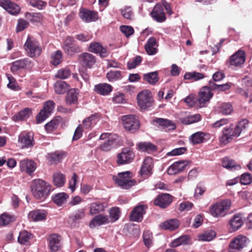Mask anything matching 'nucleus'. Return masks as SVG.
Masks as SVG:
<instances>
[{
  "mask_svg": "<svg viewBox=\"0 0 252 252\" xmlns=\"http://www.w3.org/2000/svg\"><path fill=\"white\" fill-rule=\"evenodd\" d=\"M141 62L142 58L139 56H137L127 63V67L128 69L134 68L139 65Z\"/></svg>",
  "mask_w": 252,
  "mask_h": 252,
  "instance_id": "nucleus-61",
  "label": "nucleus"
},
{
  "mask_svg": "<svg viewBox=\"0 0 252 252\" xmlns=\"http://www.w3.org/2000/svg\"><path fill=\"white\" fill-rule=\"evenodd\" d=\"M231 83H226L222 85H217L214 83L210 82V86L214 90L224 91L228 90L231 87Z\"/></svg>",
  "mask_w": 252,
  "mask_h": 252,
  "instance_id": "nucleus-56",
  "label": "nucleus"
},
{
  "mask_svg": "<svg viewBox=\"0 0 252 252\" xmlns=\"http://www.w3.org/2000/svg\"><path fill=\"white\" fill-rule=\"evenodd\" d=\"M7 77L9 81V83L7 84V87L13 90H18L19 86L16 83L15 79L10 74H7Z\"/></svg>",
  "mask_w": 252,
  "mask_h": 252,
  "instance_id": "nucleus-62",
  "label": "nucleus"
},
{
  "mask_svg": "<svg viewBox=\"0 0 252 252\" xmlns=\"http://www.w3.org/2000/svg\"><path fill=\"white\" fill-rule=\"evenodd\" d=\"M179 225V221L176 219H170L161 223L160 227L164 230L170 231L177 229Z\"/></svg>",
  "mask_w": 252,
  "mask_h": 252,
  "instance_id": "nucleus-34",
  "label": "nucleus"
},
{
  "mask_svg": "<svg viewBox=\"0 0 252 252\" xmlns=\"http://www.w3.org/2000/svg\"><path fill=\"white\" fill-rule=\"evenodd\" d=\"M157 44L155 38L152 37L150 38L145 45V49L149 55H154L158 51Z\"/></svg>",
  "mask_w": 252,
  "mask_h": 252,
  "instance_id": "nucleus-32",
  "label": "nucleus"
},
{
  "mask_svg": "<svg viewBox=\"0 0 252 252\" xmlns=\"http://www.w3.org/2000/svg\"><path fill=\"white\" fill-rule=\"evenodd\" d=\"M70 71L67 68H62L58 70L55 77L61 79L67 78L70 75Z\"/></svg>",
  "mask_w": 252,
  "mask_h": 252,
  "instance_id": "nucleus-58",
  "label": "nucleus"
},
{
  "mask_svg": "<svg viewBox=\"0 0 252 252\" xmlns=\"http://www.w3.org/2000/svg\"><path fill=\"white\" fill-rule=\"evenodd\" d=\"M32 114L31 110L29 108H25L23 110L20 111L17 114L15 115L12 119L14 121L26 120L30 117Z\"/></svg>",
  "mask_w": 252,
  "mask_h": 252,
  "instance_id": "nucleus-38",
  "label": "nucleus"
},
{
  "mask_svg": "<svg viewBox=\"0 0 252 252\" xmlns=\"http://www.w3.org/2000/svg\"><path fill=\"white\" fill-rule=\"evenodd\" d=\"M143 79L148 83L154 85L159 80L158 72L154 71L144 74Z\"/></svg>",
  "mask_w": 252,
  "mask_h": 252,
  "instance_id": "nucleus-42",
  "label": "nucleus"
},
{
  "mask_svg": "<svg viewBox=\"0 0 252 252\" xmlns=\"http://www.w3.org/2000/svg\"><path fill=\"white\" fill-rule=\"evenodd\" d=\"M240 181L243 185H249L252 182V177L250 173H244L241 175Z\"/></svg>",
  "mask_w": 252,
  "mask_h": 252,
  "instance_id": "nucleus-64",
  "label": "nucleus"
},
{
  "mask_svg": "<svg viewBox=\"0 0 252 252\" xmlns=\"http://www.w3.org/2000/svg\"><path fill=\"white\" fill-rule=\"evenodd\" d=\"M61 118L58 117L54 119L46 124L45 126V128L48 132H51L56 129L59 126L61 122Z\"/></svg>",
  "mask_w": 252,
  "mask_h": 252,
  "instance_id": "nucleus-48",
  "label": "nucleus"
},
{
  "mask_svg": "<svg viewBox=\"0 0 252 252\" xmlns=\"http://www.w3.org/2000/svg\"><path fill=\"white\" fill-rule=\"evenodd\" d=\"M153 161L151 157H146L141 167L140 174L141 176L147 177L152 174L153 167Z\"/></svg>",
  "mask_w": 252,
  "mask_h": 252,
  "instance_id": "nucleus-15",
  "label": "nucleus"
},
{
  "mask_svg": "<svg viewBox=\"0 0 252 252\" xmlns=\"http://www.w3.org/2000/svg\"><path fill=\"white\" fill-rule=\"evenodd\" d=\"M63 61L62 53L60 51H56L51 56V63L54 65H57Z\"/></svg>",
  "mask_w": 252,
  "mask_h": 252,
  "instance_id": "nucleus-51",
  "label": "nucleus"
},
{
  "mask_svg": "<svg viewBox=\"0 0 252 252\" xmlns=\"http://www.w3.org/2000/svg\"><path fill=\"white\" fill-rule=\"evenodd\" d=\"M231 206L230 200H221L210 206L209 213L214 218H223L227 215Z\"/></svg>",
  "mask_w": 252,
  "mask_h": 252,
  "instance_id": "nucleus-3",
  "label": "nucleus"
},
{
  "mask_svg": "<svg viewBox=\"0 0 252 252\" xmlns=\"http://www.w3.org/2000/svg\"><path fill=\"white\" fill-rule=\"evenodd\" d=\"M60 236L57 234H51L48 238L49 247L52 252H56L60 247Z\"/></svg>",
  "mask_w": 252,
  "mask_h": 252,
  "instance_id": "nucleus-27",
  "label": "nucleus"
},
{
  "mask_svg": "<svg viewBox=\"0 0 252 252\" xmlns=\"http://www.w3.org/2000/svg\"><path fill=\"white\" fill-rule=\"evenodd\" d=\"M215 231L209 230L202 232L198 235V240L201 241H210L216 236Z\"/></svg>",
  "mask_w": 252,
  "mask_h": 252,
  "instance_id": "nucleus-40",
  "label": "nucleus"
},
{
  "mask_svg": "<svg viewBox=\"0 0 252 252\" xmlns=\"http://www.w3.org/2000/svg\"><path fill=\"white\" fill-rule=\"evenodd\" d=\"M47 214L44 210H36L29 213V218L34 221H42L46 218Z\"/></svg>",
  "mask_w": 252,
  "mask_h": 252,
  "instance_id": "nucleus-31",
  "label": "nucleus"
},
{
  "mask_svg": "<svg viewBox=\"0 0 252 252\" xmlns=\"http://www.w3.org/2000/svg\"><path fill=\"white\" fill-rule=\"evenodd\" d=\"M18 142L23 148L33 146L34 143L32 134L30 132L21 133L19 136Z\"/></svg>",
  "mask_w": 252,
  "mask_h": 252,
  "instance_id": "nucleus-17",
  "label": "nucleus"
},
{
  "mask_svg": "<svg viewBox=\"0 0 252 252\" xmlns=\"http://www.w3.org/2000/svg\"><path fill=\"white\" fill-rule=\"evenodd\" d=\"M0 6L11 15H16L20 11L19 5L14 2H12L9 0H0Z\"/></svg>",
  "mask_w": 252,
  "mask_h": 252,
  "instance_id": "nucleus-16",
  "label": "nucleus"
},
{
  "mask_svg": "<svg viewBox=\"0 0 252 252\" xmlns=\"http://www.w3.org/2000/svg\"><path fill=\"white\" fill-rule=\"evenodd\" d=\"M20 169L21 172L31 175L36 169V164L32 159H24L20 162Z\"/></svg>",
  "mask_w": 252,
  "mask_h": 252,
  "instance_id": "nucleus-14",
  "label": "nucleus"
},
{
  "mask_svg": "<svg viewBox=\"0 0 252 252\" xmlns=\"http://www.w3.org/2000/svg\"><path fill=\"white\" fill-rule=\"evenodd\" d=\"M79 14L81 20L86 23L94 22L98 18L96 12L83 8L80 9Z\"/></svg>",
  "mask_w": 252,
  "mask_h": 252,
  "instance_id": "nucleus-13",
  "label": "nucleus"
},
{
  "mask_svg": "<svg viewBox=\"0 0 252 252\" xmlns=\"http://www.w3.org/2000/svg\"><path fill=\"white\" fill-rule=\"evenodd\" d=\"M94 90L98 94L106 95L112 92V87L107 83H100L95 85Z\"/></svg>",
  "mask_w": 252,
  "mask_h": 252,
  "instance_id": "nucleus-30",
  "label": "nucleus"
},
{
  "mask_svg": "<svg viewBox=\"0 0 252 252\" xmlns=\"http://www.w3.org/2000/svg\"><path fill=\"white\" fill-rule=\"evenodd\" d=\"M70 86L63 81H58L54 84L55 92L58 94H63L69 89Z\"/></svg>",
  "mask_w": 252,
  "mask_h": 252,
  "instance_id": "nucleus-36",
  "label": "nucleus"
},
{
  "mask_svg": "<svg viewBox=\"0 0 252 252\" xmlns=\"http://www.w3.org/2000/svg\"><path fill=\"white\" fill-rule=\"evenodd\" d=\"M222 165L224 167L229 169H236L240 167L233 160L227 157H225L223 159Z\"/></svg>",
  "mask_w": 252,
  "mask_h": 252,
  "instance_id": "nucleus-50",
  "label": "nucleus"
},
{
  "mask_svg": "<svg viewBox=\"0 0 252 252\" xmlns=\"http://www.w3.org/2000/svg\"><path fill=\"white\" fill-rule=\"evenodd\" d=\"M153 121L159 126H161L165 130H173L176 128L175 124L171 121L167 119L156 118Z\"/></svg>",
  "mask_w": 252,
  "mask_h": 252,
  "instance_id": "nucleus-33",
  "label": "nucleus"
},
{
  "mask_svg": "<svg viewBox=\"0 0 252 252\" xmlns=\"http://www.w3.org/2000/svg\"><path fill=\"white\" fill-rule=\"evenodd\" d=\"M189 237L188 235H182L174 239L170 244L171 247L175 248L182 245H187L189 243Z\"/></svg>",
  "mask_w": 252,
  "mask_h": 252,
  "instance_id": "nucleus-41",
  "label": "nucleus"
},
{
  "mask_svg": "<svg viewBox=\"0 0 252 252\" xmlns=\"http://www.w3.org/2000/svg\"><path fill=\"white\" fill-rule=\"evenodd\" d=\"M96 117L93 115L90 117L86 118L83 121L82 127L85 129H89L95 125L96 123Z\"/></svg>",
  "mask_w": 252,
  "mask_h": 252,
  "instance_id": "nucleus-47",
  "label": "nucleus"
},
{
  "mask_svg": "<svg viewBox=\"0 0 252 252\" xmlns=\"http://www.w3.org/2000/svg\"><path fill=\"white\" fill-rule=\"evenodd\" d=\"M249 242V239L246 236L239 235L231 241L229 244V248L230 249L241 250L246 247Z\"/></svg>",
  "mask_w": 252,
  "mask_h": 252,
  "instance_id": "nucleus-12",
  "label": "nucleus"
},
{
  "mask_svg": "<svg viewBox=\"0 0 252 252\" xmlns=\"http://www.w3.org/2000/svg\"><path fill=\"white\" fill-rule=\"evenodd\" d=\"M146 207L144 205H138L135 207L130 213V219L132 221L139 222L143 219Z\"/></svg>",
  "mask_w": 252,
  "mask_h": 252,
  "instance_id": "nucleus-22",
  "label": "nucleus"
},
{
  "mask_svg": "<svg viewBox=\"0 0 252 252\" xmlns=\"http://www.w3.org/2000/svg\"><path fill=\"white\" fill-rule=\"evenodd\" d=\"M188 162L186 161L176 162L169 166L167 173L169 175H175L183 171L187 167Z\"/></svg>",
  "mask_w": 252,
  "mask_h": 252,
  "instance_id": "nucleus-24",
  "label": "nucleus"
},
{
  "mask_svg": "<svg viewBox=\"0 0 252 252\" xmlns=\"http://www.w3.org/2000/svg\"><path fill=\"white\" fill-rule=\"evenodd\" d=\"M118 136L109 133H103L99 137V140H105V141L101 144L99 148L103 151H109L114 143L117 140Z\"/></svg>",
  "mask_w": 252,
  "mask_h": 252,
  "instance_id": "nucleus-11",
  "label": "nucleus"
},
{
  "mask_svg": "<svg viewBox=\"0 0 252 252\" xmlns=\"http://www.w3.org/2000/svg\"><path fill=\"white\" fill-rule=\"evenodd\" d=\"M63 48L65 52L68 55L79 53L81 51L80 47L74 44L67 47H63Z\"/></svg>",
  "mask_w": 252,
  "mask_h": 252,
  "instance_id": "nucleus-57",
  "label": "nucleus"
},
{
  "mask_svg": "<svg viewBox=\"0 0 252 252\" xmlns=\"http://www.w3.org/2000/svg\"><path fill=\"white\" fill-rule=\"evenodd\" d=\"M79 59L83 65L89 67H91L96 61L95 57L88 53H84L80 55Z\"/></svg>",
  "mask_w": 252,
  "mask_h": 252,
  "instance_id": "nucleus-28",
  "label": "nucleus"
},
{
  "mask_svg": "<svg viewBox=\"0 0 252 252\" xmlns=\"http://www.w3.org/2000/svg\"><path fill=\"white\" fill-rule=\"evenodd\" d=\"M106 206L100 202H93L90 204V214L94 215L100 213L104 211Z\"/></svg>",
  "mask_w": 252,
  "mask_h": 252,
  "instance_id": "nucleus-35",
  "label": "nucleus"
},
{
  "mask_svg": "<svg viewBox=\"0 0 252 252\" xmlns=\"http://www.w3.org/2000/svg\"><path fill=\"white\" fill-rule=\"evenodd\" d=\"M152 234L149 231H144L143 235V241L145 246L147 247L152 245Z\"/></svg>",
  "mask_w": 252,
  "mask_h": 252,
  "instance_id": "nucleus-60",
  "label": "nucleus"
},
{
  "mask_svg": "<svg viewBox=\"0 0 252 252\" xmlns=\"http://www.w3.org/2000/svg\"><path fill=\"white\" fill-rule=\"evenodd\" d=\"M243 223L242 215L239 214H235L229 220V229L231 231H235L241 227Z\"/></svg>",
  "mask_w": 252,
  "mask_h": 252,
  "instance_id": "nucleus-26",
  "label": "nucleus"
},
{
  "mask_svg": "<svg viewBox=\"0 0 252 252\" xmlns=\"http://www.w3.org/2000/svg\"><path fill=\"white\" fill-rule=\"evenodd\" d=\"M32 65V62L28 58H26L14 62L10 69L12 72H16L19 69L31 68Z\"/></svg>",
  "mask_w": 252,
  "mask_h": 252,
  "instance_id": "nucleus-18",
  "label": "nucleus"
},
{
  "mask_svg": "<svg viewBox=\"0 0 252 252\" xmlns=\"http://www.w3.org/2000/svg\"><path fill=\"white\" fill-rule=\"evenodd\" d=\"M66 154L62 151H56L53 153L48 154L46 157L47 159L52 164H57L62 161L65 158Z\"/></svg>",
  "mask_w": 252,
  "mask_h": 252,
  "instance_id": "nucleus-29",
  "label": "nucleus"
},
{
  "mask_svg": "<svg viewBox=\"0 0 252 252\" xmlns=\"http://www.w3.org/2000/svg\"><path fill=\"white\" fill-rule=\"evenodd\" d=\"M54 106L55 103L53 101L49 100L45 102L43 108L36 117V123L39 124L44 121L53 110Z\"/></svg>",
  "mask_w": 252,
  "mask_h": 252,
  "instance_id": "nucleus-9",
  "label": "nucleus"
},
{
  "mask_svg": "<svg viewBox=\"0 0 252 252\" xmlns=\"http://www.w3.org/2000/svg\"><path fill=\"white\" fill-rule=\"evenodd\" d=\"M201 120V116L199 114L189 115L181 119V122L185 125H190L199 122Z\"/></svg>",
  "mask_w": 252,
  "mask_h": 252,
  "instance_id": "nucleus-44",
  "label": "nucleus"
},
{
  "mask_svg": "<svg viewBox=\"0 0 252 252\" xmlns=\"http://www.w3.org/2000/svg\"><path fill=\"white\" fill-rule=\"evenodd\" d=\"M106 77L110 82H114L122 78V72L119 70L110 71L106 74Z\"/></svg>",
  "mask_w": 252,
  "mask_h": 252,
  "instance_id": "nucleus-49",
  "label": "nucleus"
},
{
  "mask_svg": "<svg viewBox=\"0 0 252 252\" xmlns=\"http://www.w3.org/2000/svg\"><path fill=\"white\" fill-rule=\"evenodd\" d=\"M122 121L125 128L132 133L134 132L139 127V122L134 115L123 116Z\"/></svg>",
  "mask_w": 252,
  "mask_h": 252,
  "instance_id": "nucleus-7",
  "label": "nucleus"
},
{
  "mask_svg": "<svg viewBox=\"0 0 252 252\" xmlns=\"http://www.w3.org/2000/svg\"><path fill=\"white\" fill-rule=\"evenodd\" d=\"M51 186L42 180H34L31 185V190L33 196L37 199L44 200L49 195Z\"/></svg>",
  "mask_w": 252,
  "mask_h": 252,
  "instance_id": "nucleus-2",
  "label": "nucleus"
},
{
  "mask_svg": "<svg viewBox=\"0 0 252 252\" xmlns=\"http://www.w3.org/2000/svg\"><path fill=\"white\" fill-rule=\"evenodd\" d=\"M213 95V94L210 87L207 86L202 87L198 93L196 104L200 107L205 106L206 103L210 101Z\"/></svg>",
  "mask_w": 252,
  "mask_h": 252,
  "instance_id": "nucleus-8",
  "label": "nucleus"
},
{
  "mask_svg": "<svg viewBox=\"0 0 252 252\" xmlns=\"http://www.w3.org/2000/svg\"><path fill=\"white\" fill-rule=\"evenodd\" d=\"M172 201V196L169 194H162L157 197L154 204L160 208H165L170 205Z\"/></svg>",
  "mask_w": 252,
  "mask_h": 252,
  "instance_id": "nucleus-21",
  "label": "nucleus"
},
{
  "mask_svg": "<svg viewBox=\"0 0 252 252\" xmlns=\"http://www.w3.org/2000/svg\"><path fill=\"white\" fill-rule=\"evenodd\" d=\"M109 217L107 215H98L94 217L90 221L89 226L91 228L105 225L110 223Z\"/></svg>",
  "mask_w": 252,
  "mask_h": 252,
  "instance_id": "nucleus-23",
  "label": "nucleus"
},
{
  "mask_svg": "<svg viewBox=\"0 0 252 252\" xmlns=\"http://www.w3.org/2000/svg\"><path fill=\"white\" fill-rule=\"evenodd\" d=\"M121 13L122 16L126 19L131 20L133 17V11L130 6H125L121 8Z\"/></svg>",
  "mask_w": 252,
  "mask_h": 252,
  "instance_id": "nucleus-55",
  "label": "nucleus"
},
{
  "mask_svg": "<svg viewBox=\"0 0 252 252\" xmlns=\"http://www.w3.org/2000/svg\"><path fill=\"white\" fill-rule=\"evenodd\" d=\"M89 51L94 53L99 54L102 58L106 57L109 55L107 49L98 42H92L89 46Z\"/></svg>",
  "mask_w": 252,
  "mask_h": 252,
  "instance_id": "nucleus-25",
  "label": "nucleus"
},
{
  "mask_svg": "<svg viewBox=\"0 0 252 252\" xmlns=\"http://www.w3.org/2000/svg\"><path fill=\"white\" fill-rule=\"evenodd\" d=\"M220 111L224 115L230 114L233 111V108L230 103L225 102L221 104L219 107Z\"/></svg>",
  "mask_w": 252,
  "mask_h": 252,
  "instance_id": "nucleus-52",
  "label": "nucleus"
},
{
  "mask_svg": "<svg viewBox=\"0 0 252 252\" xmlns=\"http://www.w3.org/2000/svg\"><path fill=\"white\" fill-rule=\"evenodd\" d=\"M31 234L27 231H23L20 232L18 241L21 244H25L30 239Z\"/></svg>",
  "mask_w": 252,
  "mask_h": 252,
  "instance_id": "nucleus-54",
  "label": "nucleus"
},
{
  "mask_svg": "<svg viewBox=\"0 0 252 252\" xmlns=\"http://www.w3.org/2000/svg\"><path fill=\"white\" fill-rule=\"evenodd\" d=\"M53 183L57 187H63L65 183V177L61 172H56L53 175Z\"/></svg>",
  "mask_w": 252,
  "mask_h": 252,
  "instance_id": "nucleus-39",
  "label": "nucleus"
},
{
  "mask_svg": "<svg viewBox=\"0 0 252 252\" xmlns=\"http://www.w3.org/2000/svg\"><path fill=\"white\" fill-rule=\"evenodd\" d=\"M132 173L126 171L119 173L117 176H113V179L119 186L123 189H128L136 185L134 180L130 179Z\"/></svg>",
  "mask_w": 252,
  "mask_h": 252,
  "instance_id": "nucleus-4",
  "label": "nucleus"
},
{
  "mask_svg": "<svg viewBox=\"0 0 252 252\" xmlns=\"http://www.w3.org/2000/svg\"><path fill=\"white\" fill-rule=\"evenodd\" d=\"M109 220L110 222H114L120 218V211L117 207H114L111 208L109 211Z\"/></svg>",
  "mask_w": 252,
  "mask_h": 252,
  "instance_id": "nucleus-53",
  "label": "nucleus"
},
{
  "mask_svg": "<svg viewBox=\"0 0 252 252\" xmlns=\"http://www.w3.org/2000/svg\"><path fill=\"white\" fill-rule=\"evenodd\" d=\"M246 60V55L244 51L239 50L230 58V64L231 65L239 66L243 64Z\"/></svg>",
  "mask_w": 252,
  "mask_h": 252,
  "instance_id": "nucleus-19",
  "label": "nucleus"
},
{
  "mask_svg": "<svg viewBox=\"0 0 252 252\" xmlns=\"http://www.w3.org/2000/svg\"><path fill=\"white\" fill-rule=\"evenodd\" d=\"M134 158L133 152L129 148H124L117 156V162L119 165L128 164L132 162Z\"/></svg>",
  "mask_w": 252,
  "mask_h": 252,
  "instance_id": "nucleus-10",
  "label": "nucleus"
},
{
  "mask_svg": "<svg viewBox=\"0 0 252 252\" xmlns=\"http://www.w3.org/2000/svg\"><path fill=\"white\" fill-rule=\"evenodd\" d=\"M248 125V121L245 119L239 122L235 127L231 125L224 128L222 131V134L220 137V142L222 144H227L233 138L238 137Z\"/></svg>",
  "mask_w": 252,
  "mask_h": 252,
  "instance_id": "nucleus-1",
  "label": "nucleus"
},
{
  "mask_svg": "<svg viewBox=\"0 0 252 252\" xmlns=\"http://www.w3.org/2000/svg\"><path fill=\"white\" fill-rule=\"evenodd\" d=\"M79 91L77 89H71L68 92L66 97V102L67 104H72L77 102Z\"/></svg>",
  "mask_w": 252,
  "mask_h": 252,
  "instance_id": "nucleus-43",
  "label": "nucleus"
},
{
  "mask_svg": "<svg viewBox=\"0 0 252 252\" xmlns=\"http://www.w3.org/2000/svg\"><path fill=\"white\" fill-rule=\"evenodd\" d=\"M137 99L138 105L142 109L151 107L154 101L152 94L148 90H144L139 93Z\"/></svg>",
  "mask_w": 252,
  "mask_h": 252,
  "instance_id": "nucleus-6",
  "label": "nucleus"
},
{
  "mask_svg": "<svg viewBox=\"0 0 252 252\" xmlns=\"http://www.w3.org/2000/svg\"><path fill=\"white\" fill-rule=\"evenodd\" d=\"M14 220V218L7 213H3L0 216V223L3 225L8 224Z\"/></svg>",
  "mask_w": 252,
  "mask_h": 252,
  "instance_id": "nucleus-59",
  "label": "nucleus"
},
{
  "mask_svg": "<svg viewBox=\"0 0 252 252\" xmlns=\"http://www.w3.org/2000/svg\"><path fill=\"white\" fill-rule=\"evenodd\" d=\"M205 134L203 132L198 131L192 134L189 137L190 142L193 145L203 142Z\"/></svg>",
  "mask_w": 252,
  "mask_h": 252,
  "instance_id": "nucleus-46",
  "label": "nucleus"
},
{
  "mask_svg": "<svg viewBox=\"0 0 252 252\" xmlns=\"http://www.w3.org/2000/svg\"><path fill=\"white\" fill-rule=\"evenodd\" d=\"M29 23L26 20L20 19L18 21L16 27V32H19L23 31L25 29L27 28L29 26Z\"/></svg>",
  "mask_w": 252,
  "mask_h": 252,
  "instance_id": "nucleus-63",
  "label": "nucleus"
},
{
  "mask_svg": "<svg viewBox=\"0 0 252 252\" xmlns=\"http://www.w3.org/2000/svg\"><path fill=\"white\" fill-rule=\"evenodd\" d=\"M138 149L142 152L150 153L156 150V146L150 142H140L138 144Z\"/></svg>",
  "mask_w": 252,
  "mask_h": 252,
  "instance_id": "nucleus-45",
  "label": "nucleus"
},
{
  "mask_svg": "<svg viewBox=\"0 0 252 252\" xmlns=\"http://www.w3.org/2000/svg\"><path fill=\"white\" fill-rule=\"evenodd\" d=\"M24 48L28 55L32 58L38 57L42 51L39 43L30 36L27 39Z\"/></svg>",
  "mask_w": 252,
  "mask_h": 252,
  "instance_id": "nucleus-5",
  "label": "nucleus"
},
{
  "mask_svg": "<svg viewBox=\"0 0 252 252\" xmlns=\"http://www.w3.org/2000/svg\"><path fill=\"white\" fill-rule=\"evenodd\" d=\"M151 14L152 18L158 22H163L166 19L163 6L160 4H157L155 5Z\"/></svg>",
  "mask_w": 252,
  "mask_h": 252,
  "instance_id": "nucleus-20",
  "label": "nucleus"
},
{
  "mask_svg": "<svg viewBox=\"0 0 252 252\" xmlns=\"http://www.w3.org/2000/svg\"><path fill=\"white\" fill-rule=\"evenodd\" d=\"M69 196L65 192H60L56 194L52 197L53 202L58 206H61L65 203Z\"/></svg>",
  "mask_w": 252,
  "mask_h": 252,
  "instance_id": "nucleus-37",
  "label": "nucleus"
}]
</instances>
